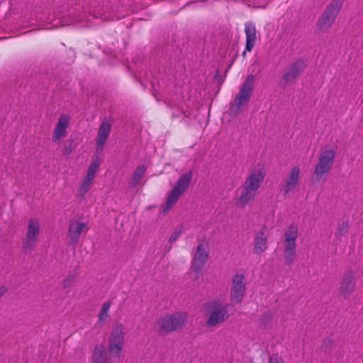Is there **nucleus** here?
<instances>
[{
  "label": "nucleus",
  "mask_w": 363,
  "mask_h": 363,
  "mask_svg": "<svg viewBox=\"0 0 363 363\" xmlns=\"http://www.w3.org/2000/svg\"><path fill=\"white\" fill-rule=\"evenodd\" d=\"M264 178L265 173L262 168H254L248 172L237 190L239 194L237 199L238 206L245 208L254 201Z\"/></svg>",
  "instance_id": "nucleus-1"
},
{
  "label": "nucleus",
  "mask_w": 363,
  "mask_h": 363,
  "mask_svg": "<svg viewBox=\"0 0 363 363\" xmlns=\"http://www.w3.org/2000/svg\"><path fill=\"white\" fill-rule=\"evenodd\" d=\"M206 326L212 329L222 325L230 317L228 304L220 299H213L204 305Z\"/></svg>",
  "instance_id": "nucleus-2"
},
{
  "label": "nucleus",
  "mask_w": 363,
  "mask_h": 363,
  "mask_svg": "<svg viewBox=\"0 0 363 363\" xmlns=\"http://www.w3.org/2000/svg\"><path fill=\"white\" fill-rule=\"evenodd\" d=\"M337 155V148L331 146L323 147L318 154V162L314 167L313 176L316 182H325L331 171Z\"/></svg>",
  "instance_id": "nucleus-3"
},
{
  "label": "nucleus",
  "mask_w": 363,
  "mask_h": 363,
  "mask_svg": "<svg viewBox=\"0 0 363 363\" xmlns=\"http://www.w3.org/2000/svg\"><path fill=\"white\" fill-rule=\"evenodd\" d=\"M187 318L188 314L186 312L167 313L157 320V330L165 334L180 330L186 325Z\"/></svg>",
  "instance_id": "nucleus-4"
},
{
  "label": "nucleus",
  "mask_w": 363,
  "mask_h": 363,
  "mask_svg": "<svg viewBox=\"0 0 363 363\" xmlns=\"http://www.w3.org/2000/svg\"><path fill=\"white\" fill-rule=\"evenodd\" d=\"M125 326L116 323L108 339V352L111 358L120 359L125 346Z\"/></svg>",
  "instance_id": "nucleus-5"
},
{
  "label": "nucleus",
  "mask_w": 363,
  "mask_h": 363,
  "mask_svg": "<svg viewBox=\"0 0 363 363\" xmlns=\"http://www.w3.org/2000/svg\"><path fill=\"white\" fill-rule=\"evenodd\" d=\"M298 228L296 225L289 226L284 234V259L286 265H291L296 258V240Z\"/></svg>",
  "instance_id": "nucleus-6"
},
{
  "label": "nucleus",
  "mask_w": 363,
  "mask_h": 363,
  "mask_svg": "<svg viewBox=\"0 0 363 363\" xmlns=\"http://www.w3.org/2000/svg\"><path fill=\"white\" fill-rule=\"evenodd\" d=\"M40 232L38 218H30L26 225L25 237L22 240V250L24 253L30 254L35 249Z\"/></svg>",
  "instance_id": "nucleus-7"
},
{
  "label": "nucleus",
  "mask_w": 363,
  "mask_h": 363,
  "mask_svg": "<svg viewBox=\"0 0 363 363\" xmlns=\"http://www.w3.org/2000/svg\"><path fill=\"white\" fill-rule=\"evenodd\" d=\"M247 291V278L242 273H236L232 277L230 289V301L233 305L240 304Z\"/></svg>",
  "instance_id": "nucleus-8"
},
{
  "label": "nucleus",
  "mask_w": 363,
  "mask_h": 363,
  "mask_svg": "<svg viewBox=\"0 0 363 363\" xmlns=\"http://www.w3.org/2000/svg\"><path fill=\"white\" fill-rule=\"evenodd\" d=\"M301 184V169L294 166L286 174L283 183L279 186L283 196H289L294 194Z\"/></svg>",
  "instance_id": "nucleus-9"
},
{
  "label": "nucleus",
  "mask_w": 363,
  "mask_h": 363,
  "mask_svg": "<svg viewBox=\"0 0 363 363\" xmlns=\"http://www.w3.org/2000/svg\"><path fill=\"white\" fill-rule=\"evenodd\" d=\"M70 119L68 114L62 113L60 116L52 131V142L60 144L67 136Z\"/></svg>",
  "instance_id": "nucleus-10"
},
{
  "label": "nucleus",
  "mask_w": 363,
  "mask_h": 363,
  "mask_svg": "<svg viewBox=\"0 0 363 363\" xmlns=\"http://www.w3.org/2000/svg\"><path fill=\"white\" fill-rule=\"evenodd\" d=\"M208 258L207 245L204 242H200L196 248V252L191 262V269L196 274V278H199L201 273V268L206 262Z\"/></svg>",
  "instance_id": "nucleus-11"
},
{
  "label": "nucleus",
  "mask_w": 363,
  "mask_h": 363,
  "mask_svg": "<svg viewBox=\"0 0 363 363\" xmlns=\"http://www.w3.org/2000/svg\"><path fill=\"white\" fill-rule=\"evenodd\" d=\"M254 79L255 77L252 74H250L247 77L239 94L235 99L234 105L236 107L240 108L249 101L253 91Z\"/></svg>",
  "instance_id": "nucleus-12"
},
{
  "label": "nucleus",
  "mask_w": 363,
  "mask_h": 363,
  "mask_svg": "<svg viewBox=\"0 0 363 363\" xmlns=\"http://www.w3.org/2000/svg\"><path fill=\"white\" fill-rule=\"evenodd\" d=\"M306 63L302 60H298L291 64L284 72L282 81L284 85L294 83L303 72Z\"/></svg>",
  "instance_id": "nucleus-13"
},
{
  "label": "nucleus",
  "mask_w": 363,
  "mask_h": 363,
  "mask_svg": "<svg viewBox=\"0 0 363 363\" xmlns=\"http://www.w3.org/2000/svg\"><path fill=\"white\" fill-rule=\"evenodd\" d=\"M99 167V162L97 160H93L87 169L86 174L84 180L82 181L78 192L79 195L84 198L85 194L90 190L92 186V182L95 178L96 171Z\"/></svg>",
  "instance_id": "nucleus-14"
},
{
  "label": "nucleus",
  "mask_w": 363,
  "mask_h": 363,
  "mask_svg": "<svg viewBox=\"0 0 363 363\" xmlns=\"http://www.w3.org/2000/svg\"><path fill=\"white\" fill-rule=\"evenodd\" d=\"M269 232L266 227L263 226L254 238L253 252L256 255H261L268 248L267 240Z\"/></svg>",
  "instance_id": "nucleus-15"
},
{
  "label": "nucleus",
  "mask_w": 363,
  "mask_h": 363,
  "mask_svg": "<svg viewBox=\"0 0 363 363\" xmlns=\"http://www.w3.org/2000/svg\"><path fill=\"white\" fill-rule=\"evenodd\" d=\"M83 231L85 233L88 231L86 223L78 220H71L68 229L69 244L75 246L78 243Z\"/></svg>",
  "instance_id": "nucleus-16"
},
{
  "label": "nucleus",
  "mask_w": 363,
  "mask_h": 363,
  "mask_svg": "<svg viewBox=\"0 0 363 363\" xmlns=\"http://www.w3.org/2000/svg\"><path fill=\"white\" fill-rule=\"evenodd\" d=\"M244 31L246 36V44L242 55L245 57L246 52H250L256 44L257 28L255 23L252 22L245 23Z\"/></svg>",
  "instance_id": "nucleus-17"
},
{
  "label": "nucleus",
  "mask_w": 363,
  "mask_h": 363,
  "mask_svg": "<svg viewBox=\"0 0 363 363\" xmlns=\"http://www.w3.org/2000/svg\"><path fill=\"white\" fill-rule=\"evenodd\" d=\"M356 281L353 272H347L342 278L340 293L344 298H347L354 291Z\"/></svg>",
  "instance_id": "nucleus-18"
},
{
  "label": "nucleus",
  "mask_w": 363,
  "mask_h": 363,
  "mask_svg": "<svg viewBox=\"0 0 363 363\" xmlns=\"http://www.w3.org/2000/svg\"><path fill=\"white\" fill-rule=\"evenodd\" d=\"M111 124L109 121L104 120L101 122L96 138V151L101 152L104 146L110 135Z\"/></svg>",
  "instance_id": "nucleus-19"
},
{
  "label": "nucleus",
  "mask_w": 363,
  "mask_h": 363,
  "mask_svg": "<svg viewBox=\"0 0 363 363\" xmlns=\"http://www.w3.org/2000/svg\"><path fill=\"white\" fill-rule=\"evenodd\" d=\"M193 179V172L188 170L182 174L174 183L173 189L182 194L188 189Z\"/></svg>",
  "instance_id": "nucleus-20"
},
{
  "label": "nucleus",
  "mask_w": 363,
  "mask_h": 363,
  "mask_svg": "<svg viewBox=\"0 0 363 363\" xmlns=\"http://www.w3.org/2000/svg\"><path fill=\"white\" fill-rule=\"evenodd\" d=\"M91 363H109L107 352L103 345L96 346L92 354Z\"/></svg>",
  "instance_id": "nucleus-21"
},
{
  "label": "nucleus",
  "mask_w": 363,
  "mask_h": 363,
  "mask_svg": "<svg viewBox=\"0 0 363 363\" xmlns=\"http://www.w3.org/2000/svg\"><path fill=\"white\" fill-rule=\"evenodd\" d=\"M182 194L173 189L167 194L166 203L163 208V212H168L179 201Z\"/></svg>",
  "instance_id": "nucleus-22"
},
{
  "label": "nucleus",
  "mask_w": 363,
  "mask_h": 363,
  "mask_svg": "<svg viewBox=\"0 0 363 363\" xmlns=\"http://www.w3.org/2000/svg\"><path fill=\"white\" fill-rule=\"evenodd\" d=\"M336 18L324 11L322 16L318 21V27L320 30L325 31L333 24Z\"/></svg>",
  "instance_id": "nucleus-23"
},
{
  "label": "nucleus",
  "mask_w": 363,
  "mask_h": 363,
  "mask_svg": "<svg viewBox=\"0 0 363 363\" xmlns=\"http://www.w3.org/2000/svg\"><path fill=\"white\" fill-rule=\"evenodd\" d=\"M344 1L333 0L326 7L325 12L336 18L342 7Z\"/></svg>",
  "instance_id": "nucleus-24"
},
{
  "label": "nucleus",
  "mask_w": 363,
  "mask_h": 363,
  "mask_svg": "<svg viewBox=\"0 0 363 363\" xmlns=\"http://www.w3.org/2000/svg\"><path fill=\"white\" fill-rule=\"evenodd\" d=\"M146 169L147 168L144 164L137 167L132 177L131 184L133 186H137L140 183L146 172Z\"/></svg>",
  "instance_id": "nucleus-25"
},
{
  "label": "nucleus",
  "mask_w": 363,
  "mask_h": 363,
  "mask_svg": "<svg viewBox=\"0 0 363 363\" xmlns=\"http://www.w3.org/2000/svg\"><path fill=\"white\" fill-rule=\"evenodd\" d=\"M111 306V303L110 301H106L103 303L98 315V322H104L108 318Z\"/></svg>",
  "instance_id": "nucleus-26"
},
{
  "label": "nucleus",
  "mask_w": 363,
  "mask_h": 363,
  "mask_svg": "<svg viewBox=\"0 0 363 363\" xmlns=\"http://www.w3.org/2000/svg\"><path fill=\"white\" fill-rule=\"evenodd\" d=\"M73 277H67L64 281H63V286L65 288H67V287H69L72 284V281H73Z\"/></svg>",
  "instance_id": "nucleus-27"
},
{
  "label": "nucleus",
  "mask_w": 363,
  "mask_h": 363,
  "mask_svg": "<svg viewBox=\"0 0 363 363\" xmlns=\"http://www.w3.org/2000/svg\"><path fill=\"white\" fill-rule=\"evenodd\" d=\"M269 363H284V360L281 357L275 356V357H272L269 359Z\"/></svg>",
  "instance_id": "nucleus-28"
},
{
  "label": "nucleus",
  "mask_w": 363,
  "mask_h": 363,
  "mask_svg": "<svg viewBox=\"0 0 363 363\" xmlns=\"http://www.w3.org/2000/svg\"><path fill=\"white\" fill-rule=\"evenodd\" d=\"M179 236V233L175 232L169 238V242L170 243H172L175 242Z\"/></svg>",
  "instance_id": "nucleus-29"
},
{
  "label": "nucleus",
  "mask_w": 363,
  "mask_h": 363,
  "mask_svg": "<svg viewBox=\"0 0 363 363\" xmlns=\"http://www.w3.org/2000/svg\"><path fill=\"white\" fill-rule=\"evenodd\" d=\"M8 291V288L5 286H0V299Z\"/></svg>",
  "instance_id": "nucleus-30"
},
{
  "label": "nucleus",
  "mask_w": 363,
  "mask_h": 363,
  "mask_svg": "<svg viewBox=\"0 0 363 363\" xmlns=\"http://www.w3.org/2000/svg\"><path fill=\"white\" fill-rule=\"evenodd\" d=\"M342 229L344 232L347 231V225L346 223H343L342 228H339V230Z\"/></svg>",
  "instance_id": "nucleus-31"
}]
</instances>
